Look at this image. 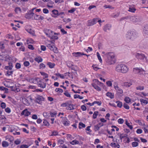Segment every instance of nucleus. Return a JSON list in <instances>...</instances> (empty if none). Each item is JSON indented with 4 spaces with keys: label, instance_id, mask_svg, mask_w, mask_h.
<instances>
[{
    "label": "nucleus",
    "instance_id": "obj_22",
    "mask_svg": "<svg viewBox=\"0 0 148 148\" xmlns=\"http://www.w3.org/2000/svg\"><path fill=\"white\" fill-rule=\"evenodd\" d=\"M9 144L6 141H3L2 143V146L3 147H6L8 146Z\"/></svg>",
    "mask_w": 148,
    "mask_h": 148
},
{
    "label": "nucleus",
    "instance_id": "obj_35",
    "mask_svg": "<svg viewBox=\"0 0 148 148\" xmlns=\"http://www.w3.org/2000/svg\"><path fill=\"white\" fill-rule=\"evenodd\" d=\"M97 55L99 61V62H101L102 61V60L98 52H97Z\"/></svg>",
    "mask_w": 148,
    "mask_h": 148
},
{
    "label": "nucleus",
    "instance_id": "obj_24",
    "mask_svg": "<svg viewBox=\"0 0 148 148\" xmlns=\"http://www.w3.org/2000/svg\"><path fill=\"white\" fill-rule=\"evenodd\" d=\"M127 134H120V136H119V138H120V139L121 140H122V139L123 138L125 137H127Z\"/></svg>",
    "mask_w": 148,
    "mask_h": 148
},
{
    "label": "nucleus",
    "instance_id": "obj_29",
    "mask_svg": "<svg viewBox=\"0 0 148 148\" xmlns=\"http://www.w3.org/2000/svg\"><path fill=\"white\" fill-rule=\"evenodd\" d=\"M124 101L127 103H129L131 101V99L128 97H126L124 99Z\"/></svg>",
    "mask_w": 148,
    "mask_h": 148
},
{
    "label": "nucleus",
    "instance_id": "obj_46",
    "mask_svg": "<svg viewBox=\"0 0 148 148\" xmlns=\"http://www.w3.org/2000/svg\"><path fill=\"white\" fill-rule=\"evenodd\" d=\"M140 69L138 68H134L133 69V71L135 73H138Z\"/></svg>",
    "mask_w": 148,
    "mask_h": 148
},
{
    "label": "nucleus",
    "instance_id": "obj_26",
    "mask_svg": "<svg viewBox=\"0 0 148 148\" xmlns=\"http://www.w3.org/2000/svg\"><path fill=\"white\" fill-rule=\"evenodd\" d=\"M94 24H95V23H94L93 20H90L88 21V23L87 25L88 26H91L93 25Z\"/></svg>",
    "mask_w": 148,
    "mask_h": 148
},
{
    "label": "nucleus",
    "instance_id": "obj_58",
    "mask_svg": "<svg viewBox=\"0 0 148 148\" xmlns=\"http://www.w3.org/2000/svg\"><path fill=\"white\" fill-rule=\"evenodd\" d=\"M94 104H97L98 105L100 106L101 104V101H95L94 102Z\"/></svg>",
    "mask_w": 148,
    "mask_h": 148
},
{
    "label": "nucleus",
    "instance_id": "obj_36",
    "mask_svg": "<svg viewBox=\"0 0 148 148\" xmlns=\"http://www.w3.org/2000/svg\"><path fill=\"white\" fill-rule=\"evenodd\" d=\"M139 71V72H138V73H139L140 75L144 74L145 73V71L142 69H140Z\"/></svg>",
    "mask_w": 148,
    "mask_h": 148
},
{
    "label": "nucleus",
    "instance_id": "obj_56",
    "mask_svg": "<svg viewBox=\"0 0 148 148\" xmlns=\"http://www.w3.org/2000/svg\"><path fill=\"white\" fill-rule=\"evenodd\" d=\"M43 116L45 117H49L50 115L49 114V113L47 112H44L43 113Z\"/></svg>",
    "mask_w": 148,
    "mask_h": 148
},
{
    "label": "nucleus",
    "instance_id": "obj_13",
    "mask_svg": "<svg viewBox=\"0 0 148 148\" xmlns=\"http://www.w3.org/2000/svg\"><path fill=\"white\" fill-rule=\"evenodd\" d=\"M143 31L145 35H148V25H146L145 26Z\"/></svg>",
    "mask_w": 148,
    "mask_h": 148
},
{
    "label": "nucleus",
    "instance_id": "obj_12",
    "mask_svg": "<svg viewBox=\"0 0 148 148\" xmlns=\"http://www.w3.org/2000/svg\"><path fill=\"white\" fill-rule=\"evenodd\" d=\"M114 87L117 92L120 94H121L123 93L122 90L119 88L117 85H114Z\"/></svg>",
    "mask_w": 148,
    "mask_h": 148
},
{
    "label": "nucleus",
    "instance_id": "obj_19",
    "mask_svg": "<svg viewBox=\"0 0 148 148\" xmlns=\"http://www.w3.org/2000/svg\"><path fill=\"white\" fill-rule=\"evenodd\" d=\"M62 122L63 124L64 125L68 126L69 125V121L66 119L63 120Z\"/></svg>",
    "mask_w": 148,
    "mask_h": 148
},
{
    "label": "nucleus",
    "instance_id": "obj_60",
    "mask_svg": "<svg viewBox=\"0 0 148 148\" xmlns=\"http://www.w3.org/2000/svg\"><path fill=\"white\" fill-rule=\"evenodd\" d=\"M29 64V62L26 61L24 62V65L25 66H27Z\"/></svg>",
    "mask_w": 148,
    "mask_h": 148
},
{
    "label": "nucleus",
    "instance_id": "obj_14",
    "mask_svg": "<svg viewBox=\"0 0 148 148\" xmlns=\"http://www.w3.org/2000/svg\"><path fill=\"white\" fill-rule=\"evenodd\" d=\"M111 26L110 25H106L104 27L103 29L104 31L106 32L107 30H110V29Z\"/></svg>",
    "mask_w": 148,
    "mask_h": 148
},
{
    "label": "nucleus",
    "instance_id": "obj_6",
    "mask_svg": "<svg viewBox=\"0 0 148 148\" xmlns=\"http://www.w3.org/2000/svg\"><path fill=\"white\" fill-rule=\"evenodd\" d=\"M130 20L135 23L140 22L142 20V18L138 16H132L130 17Z\"/></svg>",
    "mask_w": 148,
    "mask_h": 148
},
{
    "label": "nucleus",
    "instance_id": "obj_4",
    "mask_svg": "<svg viewBox=\"0 0 148 148\" xmlns=\"http://www.w3.org/2000/svg\"><path fill=\"white\" fill-rule=\"evenodd\" d=\"M135 56L139 60H143L144 62L147 61V59L145 56L142 53H137L135 55Z\"/></svg>",
    "mask_w": 148,
    "mask_h": 148
},
{
    "label": "nucleus",
    "instance_id": "obj_39",
    "mask_svg": "<svg viewBox=\"0 0 148 148\" xmlns=\"http://www.w3.org/2000/svg\"><path fill=\"white\" fill-rule=\"evenodd\" d=\"M138 143L136 142H134L132 143V145L133 147H136L138 146Z\"/></svg>",
    "mask_w": 148,
    "mask_h": 148
},
{
    "label": "nucleus",
    "instance_id": "obj_41",
    "mask_svg": "<svg viewBox=\"0 0 148 148\" xmlns=\"http://www.w3.org/2000/svg\"><path fill=\"white\" fill-rule=\"evenodd\" d=\"M123 106L124 108L128 110L130 108L129 106L125 103H124Z\"/></svg>",
    "mask_w": 148,
    "mask_h": 148
},
{
    "label": "nucleus",
    "instance_id": "obj_62",
    "mask_svg": "<svg viewBox=\"0 0 148 148\" xmlns=\"http://www.w3.org/2000/svg\"><path fill=\"white\" fill-rule=\"evenodd\" d=\"M43 12L45 14H47L49 13V10L46 8H44L43 10Z\"/></svg>",
    "mask_w": 148,
    "mask_h": 148
},
{
    "label": "nucleus",
    "instance_id": "obj_59",
    "mask_svg": "<svg viewBox=\"0 0 148 148\" xmlns=\"http://www.w3.org/2000/svg\"><path fill=\"white\" fill-rule=\"evenodd\" d=\"M118 122L120 124H122L124 122V120L122 119H119L118 120Z\"/></svg>",
    "mask_w": 148,
    "mask_h": 148
},
{
    "label": "nucleus",
    "instance_id": "obj_3",
    "mask_svg": "<svg viewBox=\"0 0 148 148\" xmlns=\"http://www.w3.org/2000/svg\"><path fill=\"white\" fill-rule=\"evenodd\" d=\"M61 106L66 107V109L68 110H71L74 109L75 105L71 104V102L67 101L65 103L61 104Z\"/></svg>",
    "mask_w": 148,
    "mask_h": 148
},
{
    "label": "nucleus",
    "instance_id": "obj_64",
    "mask_svg": "<svg viewBox=\"0 0 148 148\" xmlns=\"http://www.w3.org/2000/svg\"><path fill=\"white\" fill-rule=\"evenodd\" d=\"M28 146L25 145H22L21 146L20 148H28Z\"/></svg>",
    "mask_w": 148,
    "mask_h": 148
},
{
    "label": "nucleus",
    "instance_id": "obj_5",
    "mask_svg": "<svg viewBox=\"0 0 148 148\" xmlns=\"http://www.w3.org/2000/svg\"><path fill=\"white\" fill-rule=\"evenodd\" d=\"M36 81H38V85L39 87L44 88L46 87V84L42 81L43 80H40L38 78H36L35 79Z\"/></svg>",
    "mask_w": 148,
    "mask_h": 148
},
{
    "label": "nucleus",
    "instance_id": "obj_53",
    "mask_svg": "<svg viewBox=\"0 0 148 148\" xmlns=\"http://www.w3.org/2000/svg\"><path fill=\"white\" fill-rule=\"evenodd\" d=\"M15 67L17 69H20L21 67V65L19 63H17L16 64Z\"/></svg>",
    "mask_w": 148,
    "mask_h": 148
},
{
    "label": "nucleus",
    "instance_id": "obj_10",
    "mask_svg": "<svg viewBox=\"0 0 148 148\" xmlns=\"http://www.w3.org/2000/svg\"><path fill=\"white\" fill-rule=\"evenodd\" d=\"M72 54L73 56L75 57H79L81 56L82 55H85L87 56H89V55H88L86 54H84L83 53H82L80 52L73 53Z\"/></svg>",
    "mask_w": 148,
    "mask_h": 148
},
{
    "label": "nucleus",
    "instance_id": "obj_40",
    "mask_svg": "<svg viewBox=\"0 0 148 148\" xmlns=\"http://www.w3.org/2000/svg\"><path fill=\"white\" fill-rule=\"evenodd\" d=\"M103 7L104 8H110V9H114V7H113L110 5H105L103 6Z\"/></svg>",
    "mask_w": 148,
    "mask_h": 148
},
{
    "label": "nucleus",
    "instance_id": "obj_34",
    "mask_svg": "<svg viewBox=\"0 0 148 148\" xmlns=\"http://www.w3.org/2000/svg\"><path fill=\"white\" fill-rule=\"evenodd\" d=\"M79 142L78 141L76 140H73L72 142H70V143L74 145V144H79Z\"/></svg>",
    "mask_w": 148,
    "mask_h": 148
},
{
    "label": "nucleus",
    "instance_id": "obj_11",
    "mask_svg": "<svg viewBox=\"0 0 148 148\" xmlns=\"http://www.w3.org/2000/svg\"><path fill=\"white\" fill-rule=\"evenodd\" d=\"M21 114L24 115L25 116H28L30 114V112L28 111L27 109H25L22 111Z\"/></svg>",
    "mask_w": 148,
    "mask_h": 148
},
{
    "label": "nucleus",
    "instance_id": "obj_27",
    "mask_svg": "<svg viewBox=\"0 0 148 148\" xmlns=\"http://www.w3.org/2000/svg\"><path fill=\"white\" fill-rule=\"evenodd\" d=\"M136 89L138 90H142L144 89V87L143 86H138L136 88Z\"/></svg>",
    "mask_w": 148,
    "mask_h": 148
},
{
    "label": "nucleus",
    "instance_id": "obj_37",
    "mask_svg": "<svg viewBox=\"0 0 148 148\" xmlns=\"http://www.w3.org/2000/svg\"><path fill=\"white\" fill-rule=\"evenodd\" d=\"M140 101L142 103L147 104L148 103V102L147 100H145L143 99H140Z\"/></svg>",
    "mask_w": 148,
    "mask_h": 148
},
{
    "label": "nucleus",
    "instance_id": "obj_31",
    "mask_svg": "<svg viewBox=\"0 0 148 148\" xmlns=\"http://www.w3.org/2000/svg\"><path fill=\"white\" fill-rule=\"evenodd\" d=\"M143 125L145 126L144 127L143 130L146 133L148 131V126L145 125L144 123Z\"/></svg>",
    "mask_w": 148,
    "mask_h": 148
},
{
    "label": "nucleus",
    "instance_id": "obj_61",
    "mask_svg": "<svg viewBox=\"0 0 148 148\" xmlns=\"http://www.w3.org/2000/svg\"><path fill=\"white\" fill-rule=\"evenodd\" d=\"M136 132L137 133L140 134L142 133L143 131L140 129H138L137 130Z\"/></svg>",
    "mask_w": 148,
    "mask_h": 148
},
{
    "label": "nucleus",
    "instance_id": "obj_48",
    "mask_svg": "<svg viewBox=\"0 0 148 148\" xmlns=\"http://www.w3.org/2000/svg\"><path fill=\"white\" fill-rule=\"evenodd\" d=\"M13 72V71H7L6 75H8V76H10L12 74Z\"/></svg>",
    "mask_w": 148,
    "mask_h": 148
},
{
    "label": "nucleus",
    "instance_id": "obj_7",
    "mask_svg": "<svg viewBox=\"0 0 148 148\" xmlns=\"http://www.w3.org/2000/svg\"><path fill=\"white\" fill-rule=\"evenodd\" d=\"M35 98V102L39 104H40L41 102L44 101L45 99L42 96L39 95H37Z\"/></svg>",
    "mask_w": 148,
    "mask_h": 148
},
{
    "label": "nucleus",
    "instance_id": "obj_1",
    "mask_svg": "<svg viewBox=\"0 0 148 148\" xmlns=\"http://www.w3.org/2000/svg\"><path fill=\"white\" fill-rule=\"evenodd\" d=\"M107 56L106 62L108 65H111L115 63V55L114 53L110 52L107 53L105 54Z\"/></svg>",
    "mask_w": 148,
    "mask_h": 148
},
{
    "label": "nucleus",
    "instance_id": "obj_21",
    "mask_svg": "<svg viewBox=\"0 0 148 148\" xmlns=\"http://www.w3.org/2000/svg\"><path fill=\"white\" fill-rule=\"evenodd\" d=\"M35 60L36 61L39 63L42 61V59L41 57H39L35 58Z\"/></svg>",
    "mask_w": 148,
    "mask_h": 148
},
{
    "label": "nucleus",
    "instance_id": "obj_63",
    "mask_svg": "<svg viewBox=\"0 0 148 148\" xmlns=\"http://www.w3.org/2000/svg\"><path fill=\"white\" fill-rule=\"evenodd\" d=\"M5 110L6 112H7L8 113H9L11 112V110L8 107L7 108H5Z\"/></svg>",
    "mask_w": 148,
    "mask_h": 148
},
{
    "label": "nucleus",
    "instance_id": "obj_49",
    "mask_svg": "<svg viewBox=\"0 0 148 148\" xmlns=\"http://www.w3.org/2000/svg\"><path fill=\"white\" fill-rule=\"evenodd\" d=\"M57 114V112H51L50 113V115L52 117H54L55 116H56Z\"/></svg>",
    "mask_w": 148,
    "mask_h": 148
},
{
    "label": "nucleus",
    "instance_id": "obj_9",
    "mask_svg": "<svg viewBox=\"0 0 148 148\" xmlns=\"http://www.w3.org/2000/svg\"><path fill=\"white\" fill-rule=\"evenodd\" d=\"M121 68L120 73H125L128 71V67L125 65L124 64H122Z\"/></svg>",
    "mask_w": 148,
    "mask_h": 148
},
{
    "label": "nucleus",
    "instance_id": "obj_38",
    "mask_svg": "<svg viewBox=\"0 0 148 148\" xmlns=\"http://www.w3.org/2000/svg\"><path fill=\"white\" fill-rule=\"evenodd\" d=\"M52 13L55 15H58L59 12L58 11L56 10H54L52 11Z\"/></svg>",
    "mask_w": 148,
    "mask_h": 148
},
{
    "label": "nucleus",
    "instance_id": "obj_57",
    "mask_svg": "<svg viewBox=\"0 0 148 148\" xmlns=\"http://www.w3.org/2000/svg\"><path fill=\"white\" fill-rule=\"evenodd\" d=\"M34 19L36 20H39V16L38 15L35 14H34Z\"/></svg>",
    "mask_w": 148,
    "mask_h": 148
},
{
    "label": "nucleus",
    "instance_id": "obj_52",
    "mask_svg": "<svg viewBox=\"0 0 148 148\" xmlns=\"http://www.w3.org/2000/svg\"><path fill=\"white\" fill-rule=\"evenodd\" d=\"M0 48L2 49L4 48V44L2 42H0Z\"/></svg>",
    "mask_w": 148,
    "mask_h": 148
},
{
    "label": "nucleus",
    "instance_id": "obj_25",
    "mask_svg": "<svg viewBox=\"0 0 148 148\" xmlns=\"http://www.w3.org/2000/svg\"><path fill=\"white\" fill-rule=\"evenodd\" d=\"M47 65L51 68H53L55 66V64L54 63H52L50 62H48L47 63Z\"/></svg>",
    "mask_w": 148,
    "mask_h": 148
},
{
    "label": "nucleus",
    "instance_id": "obj_54",
    "mask_svg": "<svg viewBox=\"0 0 148 148\" xmlns=\"http://www.w3.org/2000/svg\"><path fill=\"white\" fill-rule=\"evenodd\" d=\"M1 106L2 108H5L6 107L5 103L4 102H2L1 104Z\"/></svg>",
    "mask_w": 148,
    "mask_h": 148
},
{
    "label": "nucleus",
    "instance_id": "obj_51",
    "mask_svg": "<svg viewBox=\"0 0 148 148\" xmlns=\"http://www.w3.org/2000/svg\"><path fill=\"white\" fill-rule=\"evenodd\" d=\"M43 123L44 124V125L45 126H48L49 125V123L46 120H44L43 122Z\"/></svg>",
    "mask_w": 148,
    "mask_h": 148
},
{
    "label": "nucleus",
    "instance_id": "obj_2",
    "mask_svg": "<svg viewBox=\"0 0 148 148\" xmlns=\"http://www.w3.org/2000/svg\"><path fill=\"white\" fill-rule=\"evenodd\" d=\"M136 37V33L134 32H128L125 35V37L127 39L133 40Z\"/></svg>",
    "mask_w": 148,
    "mask_h": 148
},
{
    "label": "nucleus",
    "instance_id": "obj_50",
    "mask_svg": "<svg viewBox=\"0 0 148 148\" xmlns=\"http://www.w3.org/2000/svg\"><path fill=\"white\" fill-rule=\"evenodd\" d=\"M126 124L130 129L132 130L133 129L132 126L130 125V123H129L127 121H126Z\"/></svg>",
    "mask_w": 148,
    "mask_h": 148
},
{
    "label": "nucleus",
    "instance_id": "obj_18",
    "mask_svg": "<svg viewBox=\"0 0 148 148\" xmlns=\"http://www.w3.org/2000/svg\"><path fill=\"white\" fill-rule=\"evenodd\" d=\"M136 10V9L135 8L130 6L128 11L132 12H134Z\"/></svg>",
    "mask_w": 148,
    "mask_h": 148
},
{
    "label": "nucleus",
    "instance_id": "obj_32",
    "mask_svg": "<svg viewBox=\"0 0 148 148\" xmlns=\"http://www.w3.org/2000/svg\"><path fill=\"white\" fill-rule=\"evenodd\" d=\"M98 114V112L97 111H95L94 112L93 114L92 118L93 119H95L96 118Z\"/></svg>",
    "mask_w": 148,
    "mask_h": 148
},
{
    "label": "nucleus",
    "instance_id": "obj_23",
    "mask_svg": "<svg viewBox=\"0 0 148 148\" xmlns=\"http://www.w3.org/2000/svg\"><path fill=\"white\" fill-rule=\"evenodd\" d=\"M116 103H117V106L118 107L121 108L123 106V103L119 101H116Z\"/></svg>",
    "mask_w": 148,
    "mask_h": 148
},
{
    "label": "nucleus",
    "instance_id": "obj_44",
    "mask_svg": "<svg viewBox=\"0 0 148 148\" xmlns=\"http://www.w3.org/2000/svg\"><path fill=\"white\" fill-rule=\"evenodd\" d=\"M15 11L16 13H18L21 12V10L19 7H17L15 9Z\"/></svg>",
    "mask_w": 148,
    "mask_h": 148
},
{
    "label": "nucleus",
    "instance_id": "obj_47",
    "mask_svg": "<svg viewBox=\"0 0 148 148\" xmlns=\"http://www.w3.org/2000/svg\"><path fill=\"white\" fill-rule=\"evenodd\" d=\"M94 81L95 82V84L96 85L97 84L98 85H100L101 84L100 82H99L98 80L97 79H95Z\"/></svg>",
    "mask_w": 148,
    "mask_h": 148
},
{
    "label": "nucleus",
    "instance_id": "obj_30",
    "mask_svg": "<svg viewBox=\"0 0 148 148\" xmlns=\"http://www.w3.org/2000/svg\"><path fill=\"white\" fill-rule=\"evenodd\" d=\"M79 125V129H81L82 127L84 128L86 126L82 122H80Z\"/></svg>",
    "mask_w": 148,
    "mask_h": 148
},
{
    "label": "nucleus",
    "instance_id": "obj_20",
    "mask_svg": "<svg viewBox=\"0 0 148 148\" xmlns=\"http://www.w3.org/2000/svg\"><path fill=\"white\" fill-rule=\"evenodd\" d=\"M92 86L96 90H97L98 91H100L101 90L100 88L97 86V85L95 84L94 83H92Z\"/></svg>",
    "mask_w": 148,
    "mask_h": 148
},
{
    "label": "nucleus",
    "instance_id": "obj_16",
    "mask_svg": "<svg viewBox=\"0 0 148 148\" xmlns=\"http://www.w3.org/2000/svg\"><path fill=\"white\" fill-rule=\"evenodd\" d=\"M122 64H119L117 65L115 68V70L116 71L120 72L121 70V69Z\"/></svg>",
    "mask_w": 148,
    "mask_h": 148
},
{
    "label": "nucleus",
    "instance_id": "obj_45",
    "mask_svg": "<svg viewBox=\"0 0 148 148\" xmlns=\"http://www.w3.org/2000/svg\"><path fill=\"white\" fill-rule=\"evenodd\" d=\"M55 91L56 92H59L62 93L63 92L62 89L59 88H56L55 89Z\"/></svg>",
    "mask_w": 148,
    "mask_h": 148
},
{
    "label": "nucleus",
    "instance_id": "obj_33",
    "mask_svg": "<svg viewBox=\"0 0 148 148\" xmlns=\"http://www.w3.org/2000/svg\"><path fill=\"white\" fill-rule=\"evenodd\" d=\"M49 37L51 38V39L54 40H57L58 38V37L57 36H51V35H49Z\"/></svg>",
    "mask_w": 148,
    "mask_h": 148
},
{
    "label": "nucleus",
    "instance_id": "obj_55",
    "mask_svg": "<svg viewBox=\"0 0 148 148\" xmlns=\"http://www.w3.org/2000/svg\"><path fill=\"white\" fill-rule=\"evenodd\" d=\"M64 95L67 97H70L71 96L70 94L67 91H66L64 93Z\"/></svg>",
    "mask_w": 148,
    "mask_h": 148
},
{
    "label": "nucleus",
    "instance_id": "obj_8",
    "mask_svg": "<svg viewBox=\"0 0 148 148\" xmlns=\"http://www.w3.org/2000/svg\"><path fill=\"white\" fill-rule=\"evenodd\" d=\"M47 46L50 50L53 51L55 53H57L58 52L57 48L55 46L53 47V46L51 45L50 44H47Z\"/></svg>",
    "mask_w": 148,
    "mask_h": 148
},
{
    "label": "nucleus",
    "instance_id": "obj_17",
    "mask_svg": "<svg viewBox=\"0 0 148 148\" xmlns=\"http://www.w3.org/2000/svg\"><path fill=\"white\" fill-rule=\"evenodd\" d=\"M106 95L111 99L114 98V94L111 92H108L106 93Z\"/></svg>",
    "mask_w": 148,
    "mask_h": 148
},
{
    "label": "nucleus",
    "instance_id": "obj_42",
    "mask_svg": "<svg viewBox=\"0 0 148 148\" xmlns=\"http://www.w3.org/2000/svg\"><path fill=\"white\" fill-rule=\"evenodd\" d=\"M41 73L42 75L44 76V77H43L44 79L48 77V75L47 73L44 72H42Z\"/></svg>",
    "mask_w": 148,
    "mask_h": 148
},
{
    "label": "nucleus",
    "instance_id": "obj_28",
    "mask_svg": "<svg viewBox=\"0 0 148 148\" xmlns=\"http://www.w3.org/2000/svg\"><path fill=\"white\" fill-rule=\"evenodd\" d=\"M74 97L75 99L78 98L80 99H82L84 98L83 97L80 96L79 95L77 94L75 95H74Z\"/></svg>",
    "mask_w": 148,
    "mask_h": 148
},
{
    "label": "nucleus",
    "instance_id": "obj_43",
    "mask_svg": "<svg viewBox=\"0 0 148 148\" xmlns=\"http://www.w3.org/2000/svg\"><path fill=\"white\" fill-rule=\"evenodd\" d=\"M100 127H99L98 125L97 124L96 125H95L94 126V129L95 131L96 132L98 131L99 129L100 128Z\"/></svg>",
    "mask_w": 148,
    "mask_h": 148
},
{
    "label": "nucleus",
    "instance_id": "obj_15",
    "mask_svg": "<svg viewBox=\"0 0 148 148\" xmlns=\"http://www.w3.org/2000/svg\"><path fill=\"white\" fill-rule=\"evenodd\" d=\"M34 13L33 12H32L30 13L26 14L25 16L26 18L30 19L34 16Z\"/></svg>",
    "mask_w": 148,
    "mask_h": 148
}]
</instances>
